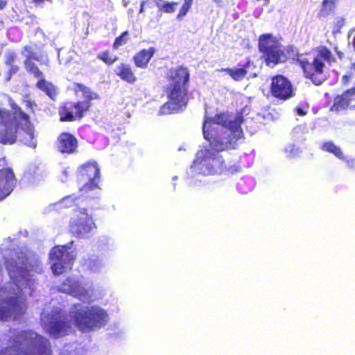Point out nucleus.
Returning a JSON list of instances; mask_svg holds the SVG:
<instances>
[{
	"instance_id": "412c9836",
	"label": "nucleus",
	"mask_w": 355,
	"mask_h": 355,
	"mask_svg": "<svg viewBox=\"0 0 355 355\" xmlns=\"http://www.w3.org/2000/svg\"><path fill=\"white\" fill-rule=\"evenodd\" d=\"M68 328L67 322L59 318L50 322L49 333L53 338H58L64 336Z\"/></svg>"
},
{
	"instance_id": "7ed1b4c3",
	"label": "nucleus",
	"mask_w": 355,
	"mask_h": 355,
	"mask_svg": "<svg viewBox=\"0 0 355 355\" xmlns=\"http://www.w3.org/2000/svg\"><path fill=\"white\" fill-rule=\"evenodd\" d=\"M288 57L291 58L302 69L304 78L309 80L314 85H321L327 80V67L336 62L331 51L325 46H319L311 53H300L293 45L283 49Z\"/></svg>"
},
{
	"instance_id": "bb28decb",
	"label": "nucleus",
	"mask_w": 355,
	"mask_h": 355,
	"mask_svg": "<svg viewBox=\"0 0 355 355\" xmlns=\"http://www.w3.org/2000/svg\"><path fill=\"white\" fill-rule=\"evenodd\" d=\"M321 149L323 151L334 154L339 159H345L342 150L336 146L331 141H326L322 144Z\"/></svg>"
},
{
	"instance_id": "1a4fd4ad",
	"label": "nucleus",
	"mask_w": 355,
	"mask_h": 355,
	"mask_svg": "<svg viewBox=\"0 0 355 355\" xmlns=\"http://www.w3.org/2000/svg\"><path fill=\"white\" fill-rule=\"evenodd\" d=\"M5 267L10 279L17 288V294H20L22 287L28 284L29 270L27 267V259L21 253L12 252L10 257L5 259Z\"/></svg>"
},
{
	"instance_id": "7c9ffc66",
	"label": "nucleus",
	"mask_w": 355,
	"mask_h": 355,
	"mask_svg": "<svg viewBox=\"0 0 355 355\" xmlns=\"http://www.w3.org/2000/svg\"><path fill=\"white\" fill-rule=\"evenodd\" d=\"M97 58L103 62L107 65L113 64L117 60V56H111L109 51H104L97 55Z\"/></svg>"
},
{
	"instance_id": "f3484780",
	"label": "nucleus",
	"mask_w": 355,
	"mask_h": 355,
	"mask_svg": "<svg viewBox=\"0 0 355 355\" xmlns=\"http://www.w3.org/2000/svg\"><path fill=\"white\" fill-rule=\"evenodd\" d=\"M20 296L8 297L0 302V320H7L12 314H19L23 309Z\"/></svg>"
},
{
	"instance_id": "4468645a",
	"label": "nucleus",
	"mask_w": 355,
	"mask_h": 355,
	"mask_svg": "<svg viewBox=\"0 0 355 355\" xmlns=\"http://www.w3.org/2000/svg\"><path fill=\"white\" fill-rule=\"evenodd\" d=\"M270 92L272 96L280 101H287L295 96L291 81L282 75L272 78Z\"/></svg>"
},
{
	"instance_id": "79ce46f5",
	"label": "nucleus",
	"mask_w": 355,
	"mask_h": 355,
	"mask_svg": "<svg viewBox=\"0 0 355 355\" xmlns=\"http://www.w3.org/2000/svg\"><path fill=\"white\" fill-rule=\"evenodd\" d=\"M144 4H145V2H144V1H141V2L140 9H139V13H141V12H144Z\"/></svg>"
},
{
	"instance_id": "b1692460",
	"label": "nucleus",
	"mask_w": 355,
	"mask_h": 355,
	"mask_svg": "<svg viewBox=\"0 0 355 355\" xmlns=\"http://www.w3.org/2000/svg\"><path fill=\"white\" fill-rule=\"evenodd\" d=\"M36 87L44 92L51 99L55 100L57 96L55 87L50 82H47L44 77L36 83Z\"/></svg>"
},
{
	"instance_id": "72a5a7b5",
	"label": "nucleus",
	"mask_w": 355,
	"mask_h": 355,
	"mask_svg": "<svg viewBox=\"0 0 355 355\" xmlns=\"http://www.w3.org/2000/svg\"><path fill=\"white\" fill-rule=\"evenodd\" d=\"M193 0H184L183 4L180 8L176 18L178 19H182L191 9Z\"/></svg>"
},
{
	"instance_id": "4be33fe9",
	"label": "nucleus",
	"mask_w": 355,
	"mask_h": 355,
	"mask_svg": "<svg viewBox=\"0 0 355 355\" xmlns=\"http://www.w3.org/2000/svg\"><path fill=\"white\" fill-rule=\"evenodd\" d=\"M36 87L44 92L51 99L55 100L57 96L55 87L50 82H47L44 77L36 83Z\"/></svg>"
},
{
	"instance_id": "9d476101",
	"label": "nucleus",
	"mask_w": 355,
	"mask_h": 355,
	"mask_svg": "<svg viewBox=\"0 0 355 355\" xmlns=\"http://www.w3.org/2000/svg\"><path fill=\"white\" fill-rule=\"evenodd\" d=\"M77 176L80 180L85 182L80 188L83 194L87 195L100 189L101 171L96 161L89 160L80 165L77 169Z\"/></svg>"
},
{
	"instance_id": "39448f33",
	"label": "nucleus",
	"mask_w": 355,
	"mask_h": 355,
	"mask_svg": "<svg viewBox=\"0 0 355 355\" xmlns=\"http://www.w3.org/2000/svg\"><path fill=\"white\" fill-rule=\"evenodd\" d=\"M73 90L76 93L82 92L84 100L68 101L62 104L58 110L59 119L62 122H73L81 119L89 110L91 101L98 98L96 93L82 83H75Z\"/></svg>"
},
{
	"instance_id": "c03bdc74",
	"label": "nucleus",
	"mask_w": 355,
	"mask_h": 355,
	"mask_svg": "<svg viewBox=\"0 0 355 355\" xmlns=\"http://www.w3.org/2000/svg\"><path fill=\"white\" fill-rule=\"evenodd\" d=\"M297 112L298 113L300 114V115H304V112L300 109V108H298L297 109Z\"/></svg>"
},
{
	"instance_id": "f704fd0d",
	"label": "nucleus",
	"mask_w": 355,
	"mask_h": 355,
	"mask_svg": "<svg viewBox=\"0 0 355 355\" xmlns=\"http://www.w3.org/2000/svg\"><path fill=\"white\" fill-rule=\"evenodd\" d=\"M17 58V55L13 52H10L6 55L5 63L7 66L13 65Z\"/></svg>"
},
{
	"instance_id": "c85d7f7f",
	"label": "nucleus",
	"mask_w": 355,
	"mask_h": 355,
	"mask_svg": "<svg viewBox=\"0 0 355 355\" xmlns=\"http://www.w3.org/2000/svg\"><path fill=\"white\" fill-rule=\"evenodd\" d=\"M79 199L78 197H77L74 194L69 195L65 197H64L62 199L60 200L58 202L60 208H69L73 207L74 206H76L77 200Z\"/></svg>"
},
{
	"instance_id": "2f4dec72",
	"label": "nucleus",
	"mask_w": 355,
	"mask_h": 355,
	"mask_svg": "<svg viewBox=\"0 0 355 355\" xmlns=\"http://www.w3.org/2000/svg\"><path fill=\"white\" fill-rule=\"evenodd\" d=\"M129 40V32L125 31L119 36L115 38L112 47L114 50H117L121 46L126 44Z\"/></svg>"
},
{
	"instance_id": "6e6552de",
	"label": "nucleus",
	"mask_w": 355,
	"mask_h": 355,
	"mask_svg": "<svg viewBox=\"0 0 355 355\" xmlns=\"http://www.w3.org/2000/svg\"><path fill=\"white\" fill-rule=\"evenodd\" d=\"M258 50L261 54V58L268 67H273L279 64L285 63L288 60L282 45L271 33L259 35Z\"/></svg>"
},
{
	"instance_id": "cd10ccee",
	"label": "nucleus",
	"mask_w": 355,
	"mask_h": 355,
	"mask_svg": "<svg viewBox=\"0 0 355 355\" xmlns=\"http://www.w3.org/2000/svg\"><path fill=\"white\" fill-rule=\"evenodd\" d=\"M34 61L35 60H25L24 62V67L28 73L33 74L34 77L40 79L43 77V73Z\"/></svg>"
},
{
	"instance_id": "09e8293b",
	"label": "nucleus",
	"mask_w": 355,
	"mask_h": 355,
	"mask_svg": "<svg viewBox=\"0 0 355 355\" xmlns=\"http://www.w3.org/2000/svg\"><path fill=\"white\" fill-rule=\"evenodd\" d=\"M267 1H268L269 0H266Z\"/></svg>"
},
{
	"instance_id": "c756f323",
	"label": "nucleus",
	"mask_w": 355,
	"mask_h": 355,
	"mask_svg": "<svg viewBox=\"0 0 355 355\" xmlns=\"http://www.w3.org/2000/svg\"><path fill=\"white\" fill-rule=\"evenodd\" d=\"M178 5V2L175 1H163L162 3H159L158 1H156V6L158 8L159 11L164 13L174 12Z\"/></svg>"
},
{
	"instance_id": "a878e982",
	"label": "nucleus",
	"mask_w": 355,
	"mask_h": 355,
	"mask_svg": "<svg viewBox=\"0 0 355 355\" xmlns=\"http://www.w3.org/2000/svg\"><path fill=\"white\" fill-rule=\"evenodd\" d=\"M337 1L338 0H323L318 12V17L321 18L329 15L336 9Z\"/></svg>"
},
{
	"instance_id": "f257e3e1",
	"label": "nucleus",
	"mask_w": 355,
	"mask_h": 355,
	"mask_svg": "<svg viewBox=\"0 0 355 355\" xmlns=\"http://www.w3.org/2000/svg\"><path fill=\"white\" fill-rule=\"evenodd\" d=\"M234 130L223 129L202 130L205 139L209 142V148L200 150L193 164L199 173L203 175L216 174L234 175L241 171L239 162L236 159L227 163L218 153L235 149L239 139L243 137L242 129L234 128Z\"/></svg>"
},
{
	"instance_id": "20e7f679",
	"label": "nucleus",
	"mask_w": 355,
	"mask_h": 355,
	"mask_svg": "<svg viewBox=\"0 0 355 355\" xmlns=\"http://www.w3.org/2000/svg\"><path fill=\"white\" fill-rule=\"evenodd\" d=\"M167 79L170 83L166 88L168 101L161 107L163 114H170L185 107L189 100L190 73L186 67L180 65L171 69Z\"/></svg>"
},
{
	"instance_id": "6ab92c4d",
	"label": "nucleus",
	"mask_w": 355,
	"mask_h": 355,
	"mask_svg": "<svg viewBox=\"0 0 355 355\" xmlns=\"http://www.w3.org/2000/svg\"><path fill=\"white\" fill-rule=\"evenodd\" d=\"M155 53V49L153 46L148 49H142L137 53L132 58L135 65L140 69L147 68L148 63Z\"/></svg>"
},
{
	"instance_id": "5701e85b",
	"label": "nucleus",
	"mask_w": 355,
	"mask_h": 355,
	"mask_svg": "<svg viewBox=\"0 0 355 355\" xmlns=\"http://www.w3.org/2000/svg\"><path fill=\"white\" fill-rule=\"evenodd\" d=\"M36 87L44 92L51 99L55 100L57 96L55 87L50 82H47L44 77L36 83Z\"/></svg>"
},
{
	"instance_id": "a18cd8bd",
	"label": "nucleus",
	"mask_w": 355,
	"mask_h": 355,
	"mask_svg": "<svg viewBox=\"0 0 355 355\" xmlns=\"http://www.w3.org/2000/svg\"><path fill=\"white\" fill-rule=\"evenodd\" d=\"M352 43H353V48H354V49L355 51V34H354V36L353 37Z\"/></svg>"
},
{
	"instance_id": "4c0bfd02",
	"label": "nucleus",
	"mask_w": 355,
	"mask_h": 355,
	"mask_svg": "<svg viewBox=\"0 0 355 355\" xmlns=\"http://www.w3.org/2000/svg\"><path fill=\"white\" fill-rule=\"evenodd\" d=\"M346 92H349L350 94L347 95V99L349 100V103L350 104L352 101L355 100V87L347 89Z\"/></svg>"
},
{
	"instance_id": "e433bc0d",
	"label": "nucleus",
	"mask_w": 355,
	"mask_h": 355,
	"mask_svg": "<svg viewBox=\"0 0 355 355\" xmlns=\"http://www.w3.org/2000/svg\"><path fill=\"white\" fill-rule=\"evenodd\" d=\"M345 23V20L343 17H340L337 19L334 25L337 32H338L344 26Z\"/></svg>"
},
{
	"instance_id": "f03ea898",
	"label": "nucleus",
	"mask_w": 355,
	"mask_h": 355,
	"mask_svg": "<svg viewBox=\"0 0 355 355\" xmlns=\"http://www.w3.org/2000/svg\"><path fill=\"white\" fill-rule=\"evenodd\" d=\"M27 112L15 102L10 103L11 110L0 109V144L12 145L19 137V130L22 134L19 141L24 145L35 148V128L31 123V114H35L34 107L37 105L30 99L22 100Z\"/></svg>"
},
{
	"instance_id": "ea45409f",
	"label": "nucleus",
	"mask_w": 355,
	"mask_h": 355,
	"mask_svg": "<svg viewBox=\"0 0 355 355\" xmlns=\"http://www.w3.org/2000/svg\"><path fill=\"white\" fill-rule=\"evenodd\" d=\"M349 79H350V76H347V75L343 76V78H342L343 83L344 85H347L349 83Z\"/></svg>"
},
{
	"instance_id": "2eb2a0df",
	"label": "nucleus",
	"mask_w": 355,
	"mask_h": 355,
	"mask_svg": "<svg viewBox=\"0 0 355 355\" xmlns=\"http://www.w3.org/2000/svg\"><path fill=\"white\" fill-rule=\"evenodd\" d=\"M79 213L80 215L71 223L70 231L77 238L87 237L96 228V225L92 216L87 214L86 209H82Z\"/></svg>"
},
{
	"instance_id": "f8f14e48",
	"label": "nucleus",
	"mask_w": 355,
	"mask_h": 355,
	"mask_svg": "<svg viewBox=\"0 0 355 355\" xmlns=\"http://www.w3.org/2000/svg\"><path fill=\"white\" fill-rule=\"evenodd\" d=\"M6 157L0 158V201L8 196L17 184V178Z\"/></svg>"
},
{
	"instance_id": "ddd939ff",
	"label": "nucleus",
	"mask_w": 355,
	"mask_h": 355,
	"mask_svg": "<svg viewBox=\"0 0 355 355\" xmlns=\"http://www.w3.org/2000/svg\"><path fill=\"white\" fill-rule=\"evenodd\" d=\"M241 122L242 119L241 117L238 116L234 120H231L228 114L222 112L215 114L213 118L206 117L202 125V130L223 129L234 130V128L236 127L242 129Z\"/></svg>"
},
{
	"instance_id": "49530a36",
	"label": "nucleus",
	"mask_w": 355,
	"mask_h": 355,
	"mask_svg": "<svg viewBox=\"0 0 355 355\" xmlns=\"http://www.w3.org/2000/svg\"><path fill=\"white\" fill-rule=\"evenodd\" d=\"M213 1H214L216 3H220L222 2L221 0H213Z\"/></svg>"
},
{
	"instance_id": "0eeeda50",
	"label": "nucleus",
	"mask_w": 355,
	"mask_h": 355,
	"mask_svg": "<svg viewBox=\"0 0 355 355\" xmlns=\"http://www.w3.org/2000/svg\"><path fill=\"white\" fill-rule=\"evenodd\" d=\"M17 338L12 345L1 349L0 355H34L31 352L21 349L22 343L36 349L39 354H44L49 347V342L46 338L32 331H21Z\"/></svg>"
},
{
	"instance_id": "c9c22d12",
	"label": "nucleus",
	"mask_w": 355,
	"mask_h": 355,
	"mask_svg": "<svg viewBox=\"0 0 355 355\" xmlns=\"http://www.w3.org/2000/svg\"><path fill=\"white\" fill-rule=\"evenodd\" d=\"M53 0H31L35 7H42L45 3H52Z\"/></svg>"
},
{
	"instance_id": "a211bd4d",
	"label": "nucleus",
	"mask_w": 355,
	"mask_h": 355,
	"mask_svg": "<svg viewBox=\"0 0 355 355\" xmlns=\"http://www.w3.org/2000/svg\"><path fill=\"white\" fill-rule=\"evenodd\" d=\"M114 73L122 81L130 85H134L138 80L132 67L128 63L123 62L119 64L114 69Z\"/></svg>"
},
{
	"instance_id": "473e14b6",
	"label": "nucleus",
	"mask_w": 355,
	"mask_h": 355,
	"mask_svg": "<svg viewBox=\"0 0 355 355\" xmlns=\"http://www.w3.org/2000/svg\"><path fill=\"white\" fill-rule=\"evenodd\" d=\"M21 54L26 58L25 60L39 61V57L34 52L31 46H24L22 49Z\"/></svg>"
},
{
	"instance_id": "dca6fc26",
	"label": "nucleus",
	"mask_w": 355,
	"mask_h": 355,
	"mask_svg": "<svg viewBox=\"0 0 355 355\" xmlns=\"http://www.w3.org/2000/svg\"><path fill=\"white\" fill-rule=\"evenodd\" d=\"M55 148L58 152L62 155H72L78 151V141L71 133L61 132L55 141Z\"/></svg>"
},
{
	"instance_id": "a19ab883",
	"label": "nucleus",
	"mask_w": 355,
	"mask_h": 355,
	"mask_svg": "<svg viewBox=\"0 0 355 355\" xmlns=\"http://www.w3.org/2000/svg\"><path fill=\"white\" fill-rule=\"evenodd\" d=\"M6 0H0V10H3L7 6Z\"/></svg>"
},
{
	"instance_id": "37998d69",
	"label": "nucleus",
	"mask_w": 355,
	"mask_h": 355,
	"mask_svg": "<svg viewBox=\"0 0 355 355\" xmlns=\"http://www.w3.org/2000/svg\"><path fill=\"white\" fill-rule=\"evenodd\" d=\"M350 69L352 71H353L354 72H355V62L352 63V64L350 66Z\"/></svg>"
},
{
	"instance_id": "58836bf2",
	"label": "nucleus",
	"mask_w": 355,
	"mask_h": 355,
	"mask_svg": "<svg viewBox=\"0 0 355 355\" xmlns=\"http://www.w3.org/2000/svg\"><path fill=\"white\" fill-rule=\"evenodd\" d=\"M9 67L10 69L8 73L10 76L16 73L19 70V67L17 65H12Z\"/></svg>"
},
{
	"instance_id": "423d86ee",
	"label": "nucleus",
	"mask_w": 355,
	"mask_h": 355,
	"mask_svg": "<svg viewBox=\"0 0 355 355\" xmlns=\"http://www.w3.org/2000/svg\"><path fill=\"white\" fill-rule=\"evenodd\" d=\"M71 318L79 330L83 332L92 331L104 326L107 321V314L103 309L96 306H82L74 304Z\"/></svg>"
},
{
	"instance_id": "393cba45",
	"label": "nucleus",
	"mask_w": 355,
	"mask_h": 355,
	"mask_svg": "<svg viewBox=\"0 0 355 355\" xmlns=\"http://www.w3.org/2000/svg\"><path fill=\"white\" fill-rule=\"evenodd\" d=\"M350 94L349 92H345L341 95H338L334 98V104L331 110L335 111H340L347 108L349 105L347 95Z\"/></svg>"
},
{
	"instance_id": "aec40b11",
	"label": "nucleus",
	"mask_w": 355,
	"mask_h": 355,
	"mask_svg": "<svg viewBox=\"0 0 355 355\" xmlns=\"http://www.w3.org/2000/svg\"><path fill=\"white\" fill-rule=\"evenodd\" d=\"M252 62L250 58H248L246 62L240 68H223L219 69V71H223L227 73L234 81L240 82L243 80L248 75V69L251 65Z\"/></svg>"
},
{
	"instance_id": "de8ad7c7",
	"label": "nucleus",
	"mask_w": 355,
	"mask_h": 355,
	"mask_svg": "<svg viewBox=\"0 0 355 355\" xmlns=\"http://www.w3.org/2000/svg\"><path fill=\"white\" fill-rule=\"evenodd\" d=\"M155 3H156V1H158L159 3H163V1L162 0H154Z\"/></svg>"
},
{
	"instance_id": "9b49d317",
	"label": "nucleus",
	"mask_w": 355,
	"mask_h": 355,
	"mask_svg": "<svg viewBox=\"0 0 355 355\" xmlns=\"http://www.w3.org/2000/svg\"><path fill=\"white\" fill-rule=\"evenodd\" d=\"M49 259L52 262L51 270L54 275H59L67 269H71L74 261L72 252L64 245L53 247L49 252Z\"/></svg>"
}]
</instances>
